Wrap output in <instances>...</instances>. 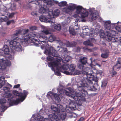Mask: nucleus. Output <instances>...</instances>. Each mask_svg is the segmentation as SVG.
<instances>
[{
  "instance_id": "obj_60",
  "label": "nucleus",
  "mask_w": 121,
  "mask_h": 121,
  "mask_svg": "<svg viewBox=\"0 0 121 121\" xmlns=\"http://www.w3.org/2000/svg\"><path fill=\"white\" fill-rule=\"evenodd\" d=\"M100 50L102 52L104 51V49H102L101 48L100 49Z\"/></svg>"
},
{
  "instance_id": "obj_14",
  "label": "nucleus",
  "mask_w": 121,
  "mask_h": 121,
  "mask_svg": "<svg viewBox=\"0 0 121 121\" xmlns=\"http://www.w3.org/2000/svg\"><path fill=\"white\" fill-rule=\"evenodd\" d=\"M60 13V11L58 9H55L53 12L50 9L49 11L48 12V16L47 18L51 19L53 18L52 20L53 21H54L55 22V19L54 18V16H57L59 15Z\"/></svg>"
},
{
  "instance_id": "obj_16",
  "label": "nucleus",
  "mask_w": 121,
  "mask_h": 121,
  "mask_svg": "<svg viewBox=\"0 0 121 121\" xmlns=\"http://www.w3.org/2000/svg\"><path fill=\"white\" fill-rule=\"evenodd\" d=\"M45 16L46 17H45L43 16H41L39 18V20L41 22H43L46 23L49 22L52 25L54 24L55 23L54 21H53V20H52V19H49L47 18L48 16V14H47Z\"/></svg>"
},
{
  "instance_id": "obj_54",
  "label": "nucleus",
  "mask_w": 121,
  "mask_h": 121,
  "mask_svg": "<svg viewBox=\"0 0 121 121\" xmlns=\"http://www.w3.org/2000/svg\"><path fill=\"white\" fill-rule=\"evenodd\" d=\"M99 21L100 22H104V21H103V19L99 17Z\"/></svg>"
},
{
  "instance_id": "obj_56",
  "label": "nucleus",
  "mask_w": 121,
  "mask_h": 121,
  "mask_svg": "<svg viewBox=\"0 0 121 121\" xmlns=\"http://www.w3.org/2000/svg\"><path fill=\"white\" fill-rule=\"evenodd\" d=\"M112 74L113 75H115V74H116V72L115 71H112Z\"/></svg>"
},
{
  "instance_id": "obj_3",
  "label": "nucleus",
  "mask_w": 121,
  "mask_h": 121,
  "mask_svg": "<svg viewBox=\"0 0 121 121\" xmlns=\"http://www.w3.org/2000/svg\"><path fill=\"white\" fill-rule=\"evenodd\" d=\"M79 61L82 64H79L78 68L82 71V74L84 75L83 78L80 81H84V85L87 86V89L90 91H95L96 89L94 86L93 81L97 82L98 78L94 76V73L91 68L87 67H85L83 65L87 62V58L85 57L82 56L79 57Z\"/></svg>"
},
{
  "instance_id": "obj_19",
  "label": "nucleus",
  "mask_w": 121,
  "mask_h": 121,
  "mask_svg": "<svg viewBox=\"0 0 121 121\" xmlns=\"http://www.w3.org/2000/svg\"><path fill=\"white\" fill-rule=\"evenodd\" d=\"M42 1L43 2H45L46 5H48L50 7L53 5V3H55L58 5L59 3L57 1L54 0H42Z\"/></svg>"
},
{
  "instance_id": "obj_30",
  "label": "nucleus",
  "mask_w": 121,
  "mask_h": 121,
  "mask_svg": "<svg viewBox=\"0 0 121 121\" xmlns=\"http://www.w3.org/2000/svg\"><path fill=\"white\" fill-rule=\"evenodd\" d=\"M67 6L73 11L75 9L76 5L75 4L73 3H69Z\"/></svg>"
},
{
  "instance_id": "obj_20",
  "label": "nucleus",
  "mask_w": 121,
  "mask_h": 121,
  "mask_svg": "<svg viewBox=\"0 0 121 121\" xmlns=\"http://www.w3.org/2000/svg\"><path fill=\"white\" fill-rule=\"evenodd\" d=\"M120 59V58H119L117 63L113 66V70H118L121 69V61Z\"/></svg>"
},
{
  "instance_id": "obj_36",
  "label": "nucleus",
  "mask_w": 121,
  "mask_h": 121,
  "mask_svg": "<svg viewBox=\"0 0 121 121\" xmlns=\"http://www.w3.org/2000/svg\"><path fill=\"white\" fill-rule=\"evenodd\" d=\"M67 4L66 1H63L60 2L58 4V6L60 7L64 6L66 5Z\"/></svg>"
},
{
  "instance_id": "obj_44",
  "label": "nucleus",
  "mask_w": 121,
  "mask_h": 121,
  "mask_svg": "<svg viewBox=\"0 0 121 121\" xmlns=\"http://www.w3.org/2000/svg\"><path fill=\"white\" fill-rule=\"evenodd\" d=\"M1 108L3 112H4L7 108V107L5 106L4 105H2L1 106Z\"/></svg>"
},
{
  "instance_id": "obj_11",
  "label": "nucleus",
  "mask_w": 121,
  "mask_h": 121,
  "mask_svg": "<svg viewBox=\"0 0 121 121\" xmlns=\"http://www.w3.org/2000/svg\"><path fill=\"white\" fill-rule=\"evenodd\" d=\"M99 34V36L101 38H105L108 41L109 39H110V37H109V35H110V31H106L105 33L104 31L102 29L100 30L99 32H94V35L95 34L96 35H97Z\"/></svg>"
},
{
  "instance_id": "obj_17",
  "label": "nucleus",
  "mask_w": 121,
  "mask_h": 121,
  "mask_svg": "<svg viewBox=\"0 0 121 121\" xmlns=\"http://www.w3.org/2000/svg\"><path fill=\"white\" fill-rule=\"evenodd\" d=\"M3 85H6L8 86H9L10 88L12 86L11 85L8 83H6L4 77L2 76L0 77V88L2 87Z\"/></svg>"
},
{
  "instance_id": "obj_45",
  "label": "nucleus",
  "mask_w": 121,
  "mask_h": 121,
  "mask_svg": "<svg viewBox=\"0 0 121 121\" xmlns=\"http://www.w3.org/2000/svg\"><path fill=\"white\" fill-rule=\"evenodd\" d=\"M57 42L60 45V46H64L65 45V44L63 43L62 41L60 40H57Z\"/></svg>"
},
{
  "instance_id": "obj_35",
  "label": "nucleus",
  "mask_w": 121,
  "mask_h": 121,
  "mask_svg": "<svg viewBox=\"0 0 121 121\" xmlns=\"http://www.w3.org/2000/svg\"><path fill=\"white\" fill-rule=\"evenodd\" d=\"M83 44L85 45L89 46H93V44L89 40L83 42Z\"/></svg>"
},
{
  "instance_id": "obj_1",
  "label": "nucleus",
  "mask_w": 121,
  "mask_h": 121,
  "mask_svg": "<svg viewBox=\"0 0 121 121\" xmlns=\"http://www.w3.org/2000/svg\"><path fill=\"white\" fill-rule=\"evenodd\" d=\"M29 30H25L23 31L22 38L19 39L16 37L11 40L9 42V46L11 50V54H9L10 51L8 47L4 45L3 47V50L0 49V71H3L6 69V66H10L11 65L10 61L7 60H13L14 58L13 54L15 51L21 52L23 50L21 45L25 46L28 45V41L30 37L27 35V33Z\"/></svg>"
},
{
  "instance_id": "obj_41",
  "label": "nucleus",
  "mask_w": 121,
  "mask_h": 121,
  "mask_svg": "<svg viewBox=\"0 0 121 121\" xmlns=\"http://www.w3.org/2000/svg\"><path fill=\"white\" fill-rule=\"evenodd\" d=\"M6 100L5 98H2L0 100V103L2 104L5 103L6 102Z\"/></svg>"
},
{
  "instance_id": "obj_15",
  "label": "nucleus",
  "mask_w": 121,
  "mask_h": 121,
  "mask_svg": "<svg viewBox=\"0 0 121 121\" xmlns=\"http://www.w3.org/2000/svg\"><path fill=\"white\" fill-rule=\"evenodd\" d=\"M110 35H109V37H110V39H109L108 41H111L112 42H118L119 40L118 39V36L117 35L118 34L114 30H112L110 31Z\"/></svg>"
},
{
  "instance_id": "obj_33",
  "label": "nucleus",
  "mask_w": 121,
  "mask_h": 121,
  "mask_svg": "<svg viewBox=\"0 0 121 121\" xmlns=\"http://www.w3.org/2000/svg\"><path fill=\"white\" fill-rule=\"evenodd\" d=\"M10 90V88L6 86H4L3 87V89H2L1 91L3 92V93H5L6 92H9Z\"/></svg>"
},
{
  "instance_id": "obj_27",
  "label": "nucleus",
  "mask_w": 121,
  "mask_h": 121,
  "mask_svg": "<svg viewBox=\"0 0 121 121\" xmlns=\"http://www.w3.org/2000/svg\"><path fill=\"white\" fill-rule=\"evenodd\" d=\"M9 11L8 10H4V15H7V17H8L9 18H12L14 14V13H9L8 12Z\"/></svg>"
},
{
  "instance_id": "obj_38",
  "label": "nucleus",
  "mask_w": 121,
  "mask_h": 121,
  "mask_svg": "<svg viewBox=\"0 0 121 121\" xmlns=\"http://www.w3.org/2000/svg\"><path fill=\"white\" fill-rule=\"evenodd\" d=\"M8 19V18L7 16H5L4 17H0V22H5L7 21Z\"/></svg>"
},
{
  "instance_id": "obj_31",
  "label": "nucleus",
  "mask_w": 121,
  "mask_h": 121,
  "mask_svg": "<svg viewBox=\"0 0 121 121\" xmlns=\"http://www.w3.org/2000/svg\"><path fill=\"white\" fill-rule=\"evenodd\" d=\"M53 68L55 69V71H54L55 72V74L58 76H60L61 75L59 71L64 73L63 72L64 71H63L60 70L59 69H57L56 67H53Z\"/></svg>"
},
{
  "instance_id": "obj_43",
  "label": "nucleus",
  "mask_w": 121,
  "mask_h": 121,
  "mask_svg": "<svg viewBox=\"0 0 121 121\" xmlns=\"http://www.w3.org/2000/svg\"><path fill=\"white\" fill-rule=\"evenodd\" d=\"M107 82L106 81H103L102 82V84L101 85V86L102 87H104L107 84Z\"/></svg>"
},
{
  "instance_id": "obj_34",
  "label": "nucleus",
  "mask_w": 121,
  "mask_h": 121,
  "mask_svg": "<svg viewBox=\"0 0 121 121\" xmlns=\"http://www.w3.org/2000/svg\"><path fill=\"white\" fill-rule=\"evenodd\" d=\"M75 66L74 64H71L70 66L69 70V71H68L69 73H71L75 69Z\"/></svg>"
},
{
  "instance_id": "obj_40",
  "label": "nucleus",
  "mask_w": 121,
  "mask_h": 121,
  "mask_svg": "<svg viewBox=\"0 0 121 121\" xmlns=\"http://www.w3.org/2000/svg\"><path fill=\"white\" fill-rule=\"evenodd\" d=\"M109 54L108 52H106L104 53H102L101 55V56L103 58H106L108 57Z\"/></svg>"
},
{
  "instance_id": "obj_37",
  "label": "nucleus",
  "mask_w": 121,
  "mask_h": 121,
  "mask_svg": "<svg viewBox=\"0 0 121 121\" xmlns=\"http://www.w3.org/2000/svg\"><path fill=\"white\" fill-rule=\"evenodd\" d=\"M11 95L12 94L10 93L7 92L3 94V96L4 97L9 98L10 97Z\"/></svg>"
},
{
  "instance_id": "obj_62",
  "label": "nucleus",
  "mask_w": 121,
  "mask_h": 121,
  "mask_svg": "<svg viewBox=\"0 0 121 121\" xmlns=\"http://www.w3.org/2000/svg\"><path fill=\"white\" fill-rule=\"evenodd\" d=\"M90 60H91V63H92V58H90Z\"/></svg>"
},
{
  "instance_id": "obj_52",
  "label": "nucleus",
  "mask_w": 121,
  "mask_h": 121,
  "mask_svg": "<svg viewBox=\"0 0 121 121\" xmlns=\"http://www.w3.org/2000/svg\"><path fill=\"white\" fill-rule=\"evenodd\" d=\"M20 33V30H16V33H15V35H17L19 34Z\"/></svg>"
},
{
  "instance_id": "obj_42",
  "label": "nucleus",
  "mask_w": 121,
  "mask_h": 121,
  "mask_svg": "<svg viewBox=\"0 0 121 121\" xmlns=\"http://www.w3.org/2000/svg\"><path fill=\"white\" fill-rule=\"evenodd\" d=\"M83 50L84 52H91L92 51V50L91 49H88L86 47H84L83 48Z\"/></svg>"
},
{
  "instance_id": "obj_21",
  "label": "nucleus",
  "mask_w": 121,
  "mask_h": 121,
  "mask_svg": "<svg viewBox=\"0 0 121 121\" xmlns=\"http://www.w3.org/2000/svg\"><path fill=\"white\" fill-rule=\"evenodd\" d=\"M64 73L67 75H78L81 73L80 71L76 70L75 69L71 73H69L68 71H65L63 72Z\"/></svg>"
},
{
  "instance_id": "obj_25",
  "label": "nucleus",
  "mask_w": 121,
  "mask_h": 121,
  "mask_svg": "<svg viewBox=\"0 0 121 121\" xmlns=\"http://www.w3.org/2000/svg\"><path fill=\"white\" fill-rule=\"evenodd\" d=\"M64 111H62L61 110L60 112V114L59 115H57L58 116V117H60V118L62 120L64 119L65 117L66 116V114L65 112H64Z\"/></svg>"
},
{
  "instance_id": "obj_9",
  "label": "nucleus",
  "mask_w": 121,
  "mask_h": 121,
  "mask_svg": "<svg viewBox=\"0 0 121 121\" xmlns=\"http://www.w3.org/2000/svg\"><path fill=\"white\" fill-rule=\"evenodd\" d=\"M75 9L76 13L80 14L81 17L82 18L87 17L88 15V12L87 10L83 8L81 6H76Z\"/></svg>"
},
{
  "instance_id": "obj_28",
  "label": "nucleus",
  "mask_w": 121,
  "mask_h": 121,
  "mask_svg": "<svg viewBox=\"0 0 121 121\" xmlns=\"http://www.w3.org/2000/svg\"><path fill=\"white\" fill-rule=\"evenodd\" d=\"M63 58L62 61L64 63L68 62L71 59L70 56L68 55H67L63 57Z\"/></svg>"
},
{
  "instance_id": "obj_58",
  "label": "nucleus",
  "mask_w": 121,
  "mask_h": 121,
  "mask_svg": "<svg viewBox=\"0 0 121 121\" xmlns=\"http://www.w3.org/2000/svg\"><path fill=\"white\" fill-rule=\"evenodd\" d=\"M78 16V15L77 14H74L73 15V17H77V16Z\"/></svg>"
},
{
  "instance_id": "obj_47",
  "label": "nucleus",
  "mask_w": 121,
  "mask_h": 121,
  "mask_svg": "<svg viewBox=\"0 0 121 121\" xmlns=\"http://www.w3.org/2000/svg\"><path fill=\"white\" fill-rule=\"evenodd\" d=\"M86 20L85 19H83L82 20H80V19H77L75 20L76 22H85Z\"/></svg>"
},
{
  "instance_id": "obj_39",
  "label": "nucleus",
  "mask_w": 121,
  "mask_h": 121,
  "mask_svg": "<svg viewBox=\"0 0 121 121\" xmlns=\"http://www.w3.org/2000/svg\"><path fill=\"white\" fill-rule=\"evenodd\" d=\"M72 19L71 17H66L65 21V22L66 23H70Z\"/></svg>"
},
{
  "instance_id": "obj_7",
  "label": "nucleus",
  "mask_w": 121,
  "mask_h": 121,
  "mask_svg": "<svg viewBox=\"0 0 121 121\" xmlns=\"http://www.w3.org/2000/svg\"><path fill=\"white\" fill-rule=\"evenodd\" d=\"M13 94L17 96L19 98L16 100H12V99L9 98L8 100L9 101V104L11 106L17 105L22 102L25 99L28 94V92L27 90L23 91V93H19L18 91L14 90L13 91Z\"/></svg>"
},
{
  "instance_id": "obj_53",
  "label": "nucleus",
  "mask_w": 121,
  "mask_h": 121,
  "mask_svg": "<svg viewBox=\"0 0 121 121\" xmlns=\"http://www.w3.org/2000/svg\"><path fill=\"white\" fill-rule=\"evenodd\" d=\"M20 86V84H17L15 85L13 87V88H18Z\"/></svg>"
},
{
  "instance_id": "obj_5",
  "label": "nucleus",
  "mask_w": 121,
  "mask_h": 121,
  "mask_svg": "<svg viewBox=\"0 0 121 121\" xmlns=\"http://www.w3.org/2000/svg\"><path fill=\"white\" fill-rule=\"evenodd\" d=\"M43 30L42 31L40 34H36L35 32L28 33L29 31L27 33L30 37L29 39L31 40L32 43H33L34 46L37 47L40 46L41 48L43 49L47 45L48 40L50 42H52L56 39V37L54 35H51L48 39L46 35L50 33V29L48 27L44 26Z\"/></svg>"
},
{
  "instance_id": "obj_2",
  "label": "nucleus",
  "mask_w": 121,
  "mask_h": 121,
  "mask_svg": "<svg viewBox=\"0 0 121 121\" xmlns=\"http://www.w3.org/2000/svg\"><path fill=\"white\" fill-rule=\"evenodd\" d=\"M85 81H79L77 82V90L76 92L73 90L70 87L64 88L60 84H59V88L56 89L57 90L58 92H59L60 94H65L67 96L72 98L76 101L75 102L70 100L69 104V106L67 108V107L66 109V110H69V112L70 110L73 111L76 108V103L77 101L78 102L81 101L85 100L84 97L87 95V92L84 89V88L87 89V86L84 85V83ZM55 89H53L52 91H53L55 90Z\"/></svg>"
},
{
  "instance_id": "obj_4",
  "label": "nucleus",
  "mask_w": 121,
  "mask_h": 121,
  "mask_svg": "<svg viewBox=\"0 0 121 121\" xmlns=\"http://www.w3.org/2000/svg\"><path fill=\"white\" fill-rule=\"evenodd\" d=\"M44 53L48 55L47 61L48 66L51 68L52 70L54 71L53 67H56L57 69L60 70L67 71L66 70L69 68V65L65 64L61 65L60 62L62 60V58L59 57V54L53 47L49 46L47 49H45Z\"/></svg>"
},
{
  "instance_id": "obj_55",
  "label": "nucleus",
  "mask_w": 121,
  "mask_h": 121,
  "mask_svg": "<svg viewBox=\"0 0 121 121\" xmlns=\"http://www.w3.org/2000/svg\"><path fill=\"white\" fill-rule=\"evenodd\" d=\"M84 118L83 117H81L80 118L79 121H82L84 120Z\"/></svg>"
},
{
  "instance_id": "obj_64",
  "label": "nucleus",
  "mask_w": 121,
  "mask_h": 121,
  "mask_svg": "<svg viewBox=\"0 0 121 121\" xmlns=\"http://www.w3.org/2000/svg\"><path fill=\"white\" fill-rule=\"evenodd\" d=\"M118 28H119V29H120V30H121V28H120V27H118Z\"/></svg>"
},
{
  "instance_id": "obj_63",
  "label": "nucleus",
  "mask_w": 121,
  "mask_h": 121,
  "mask_svg": "<svg viewBox=\"0 0 121 121\" xmlns=\"http://www.w3.org/2000/svg\"><path fill=\"white\" fill-rule=\"evenodd\" d=\"M19 0H14L16 2H17L18 1H19Z\"/></svg>"
},
{
  "instance_id": "obj_6",
  "label": "nucleus",
  "mask_w": 121,
  "mask_h": 121,
  "mask_svg": "<svg viewBox=\"0 0 121 121\" xmlns=\"http://www.w3.org/2000/svg\"><path fill=\"white\" fill-rule=\"evenodd\" d=\"M39 113L41 114H44V116H41L38 114H33L32 119L34 121H57L58 119L56 116L53 117L52 115L50 113V112L48 109H41Z\"/></svg>"
},
{
  "instance_id": "obj_48",
  "label": "nucleus",
  "mask_w": 121,
  "mask_h": 121,
  "mask_svg": "<svg viewBox=\"0 0 121 121\" xmlns=\"http://www.w3.org/2000/svg\"><path fill=\"white\" fill-rule=\"evenodd\" d=\"M14 22V21L13 20H12L7 21V25H9L11 23H13Z\"/></svg>"
},
{
  "instance_id": "obj_23",
  "label": "nucleus",
  "mask_w": 121,
  "mask_h": 121,
  "mask_svg": "<svg viewBox=\"0 0 121 121\" xmlns=\"http://www.w3.org/2000/svg\"><path fill=\"white\" fill-rule=\"evenodd\" d=\"M60 50H61V52L62 53V54L64 55L66 54L67 52V49L66 48H64L62 47H60L59 46H57V50L59 51Z\"/></svg>"
},
{
  "instance_id": "obj_51",
  "label": "nucleus",
  "mask_w": 121,
  "mask_h": 121,
  "mask_svg": "<svg viewBox=\"0 0 121 121\" xmlns=\"http://www.w3.org/2000/svg\"><path fill=\"white\" fill-rule=\"evenodd\" d=\"M96 73L97 74H99L101 75L102 73V71L101 70H98Z\"/></svg>"
},
{
  "instance_id": "obj_18",
  "label": "nucleus",
  "mask_w": 121,
  "mask_h": 121,
  "mask_svg": "<svg viewBox=\"0 0 121 121\" xmlns=\"http://www.w3.org/2000/svg\"><path fill=\"white\" fill-rule=\"evenodd\" d=\"M4 10H8V11L13 10L16 9V4L14 3L11 4L10 3L8 4L4 8Z\"/></svg>"
},
{
  "instance_id": "obj_29",
  "label": "nucleus",
  "mask_w": 121,
  "mask_h": 121,
  "mask_svg": "<svg viewBox=\"0 0 121 121\" xmlns=\"http://www.w3.org/2000/svg\"><path fill=\"white\" fill-rule=\"evenodd\" d=\"M53 25H54V27L55 29L59 31L61 29V27L60 25L59 24H57L55 25L53 24L52 25V24H51V27H52Z\"/></svg>"
},
{
  "instance_id": "obj_57",
  "label": "nucleus",
  "mask_w": 121,
  "mask_h": 121,
  "mask_svg": "<svg viewBox=\"0 0 121 121\" xmlns=\"http://www.w3.org/2000/svg\"><path fill=\"white\" fill-rule=\"evenodd\" d=\"M120 43V45L121 46V39H120L119 40V41Z\"/></svg>"
},
{
  "instance_id": "obj_32",
  "label": "nucleus",
  "mask_w": 121,
  "mask_h": 121,
  "mask_svg": "<svg viewBox=\"0 0 121 121\" xmlns=\"http://www.w3.org/2000/svg\"><path fill=\"white\" fill-rule=\"evenodd\" d=\"M69 30L70 33L72 35H75L76 33L73 28L71 27H69Z\"/></svg>"
},
{
  "instance_id": "obj_26",
  "label": "nucleus",
  "mask_w": 121,
  "mask_h": 121,
  "mask_svg": "<svg viewBox=\"0 0 121 121\" xmlns=\"http://www.w3.org/2000/svg\"><path fill=\"white\" fill-rule=\"evenodd\" d=\"M62 11L64 13H68L69 14H71V12L72 11L67 6L66 7H65L63 9Z\"/></svg>"
},
{
  "instance_id": "obj_8",
  "label": "nucleus",
  "mask_w": 121,
  "mask_h": 121,
  "mask_svg": "<svg viewBox=\"0 0 121 121\" xmlns=\"http://www.w3.org/2000/svg\"><path fill=\"white\" fill-rule=\"evenodd\" d=\"M29 2L31 4L38 5L40 8L39 12L41 13H45L48 14V12L49 11L50 8H48L49 6L46 5L45 3L43 2L42 0H29Z\"/></svg>"
},
{
  "instance_id": "obj_49",
  "label": "nucleus",
  "mask_w": 121,
  "mask_h": 121,
  "mask_svg": "<svg viewBox=\"0 0 121 121\" xmlns=\"http://www.w3.org/2000/svg\"><path fill=\"white\" fill-rule=\"evenodd\" d=\"M119 22H118L117 23H113L111 24V25L113 26V27H115L116 29L117 30V23Z\"/></svg>"
},
{
  "instance_id": "obj_12",
  "label": "nucleus",
  "mask_w": 121,
  "mask_h": 121,
  "mask_svg": "<svg viewBox=\"0 0 121 121\" xmlns=\"http://www.w3.org/2000/svg\"><path fill=\"white\" fill-rule=\"evenodd\" d=\"M47 96L48 98L50 100L51 99H52L53 100H56L59 103H60L61 101L58 95L51 91L47 93Z\"/></svg>"
},
{
  "instance_id": "obj_10",
  "label": "nucleus",
  "mask_w": 121,
  "mask_h": 121,
  "mask_svg": "<svg viewBox=\"0 0 121 121\" xmlns=\"http://www.w3.org/2000/svg\"><path fill=\"white\" fill-rule=\"evenodd\" d=\"M83 30L82 32L83 35H89L90 37H95L94 34V30L92 28L90 29L87 26H84L82 28Z\"/></svg>"
},
{
  "instance_id": "obj_46",
  "label": "nucleus",
  "mask_w": 121,
  "mask_h": 121,
  "mask_svg": "<svg viewBox=\"0 0 121 121\" xmlns=\"http://www.w3.org/2000/svg\"><path fill=\"white\" fill-rule=\"evenodd\" d=\"M37 27L35 26H32L30 27V29L31 30H34L37 29Z\"/></svg>"
},
{
  "instance_id": "obj_61",
  "label": "nucleus",
  "mask_w": 121,
  "mask_h": 121,
  "mask_svg": "<svg viewBox=\"0 0 121 121\" xmlns=\"http://www.w3.org/2000/svg\"><path fill=\"white\" fill-rule=\"evenodd\" d=\"M19 91L20 92H21L22 91V90L21 89H19Z\"/></svg>"
},
{
  "instance_id": "obj_24",
  "label": "nucleus",
  "mask_w": 121,
  "mask_h": 121,
  "mask_svg": "<svg viewBox=\"0 0 121 121\" xmlns=\"http://www.w3.org/2000/svg\"><path fill=\"white\" fill-rule=\"evenodd\" d=\"M76 44V43L75 42H72L70 43L69 41H66V45L67 47H72L74 46Z\"/></svg>"
},
{
  "instance_id": "obj_50",
  "label": "nucleus",
  "mask_w": 121,
  "mask_h": 121,
  "mask_svg": "<svg viewBox=\"0 0 121 121\" xmlns=\"http://www.w3.org/2000/svg\"><path fill=\"white\" fill-rule=\"evenodd\" d=\"M31 15L34 16H35L37 15V14L36 12L34 11L31 13Z\"/></svg>"
},
{
  "instance_id": "obj_59",
  "label": "nucleus",
  "mask_w": 121,
  "mask_h": 121,
  "mask_svg": "<svg viewBox=\"0 0 121 121\" xmlns=\"http://www.w3.org/2000/svg\"><path fill=\"white\" fill-rule=\"evenodd\" d=\"M96 65L99 67L101 66V65H100L98 64H96Z\"/></svg>"
},
{
  "instance_id": "obj_13",
  "label": "nucleus",
  "mask_w": 121,
  "mask_h": 121,
  "mask_svg": "<svg viewBox=\"0 0 121 121\" xmlns=\"http://www.w3.org/2000/svg\"><path fill=\"white\" fill-rule=\"evenodd\" d=\"M95 10V9L94 8H90L89 9V11L90 13V19L91 21L96 19L98 17V11Z\"/></svg>"
},
{
  "instance_id": "obj_22",
  "label": "nucleus",
  "mask_w": 121,
  "mask_h": 121,
  "mask_svg": "<svg viewBox=\"0 0 121 121\" xmlns=\"http://www.w3.org/2000/svg\"><path fill=\"white\" fill-rule=\"evenodd\" d=\"M111 22L110 20L105 21L104 22V27L106 30H110L111 29Z\"/></svg>"
}]
</instances>
